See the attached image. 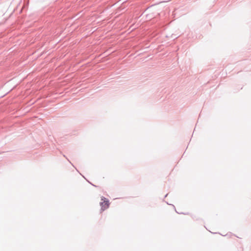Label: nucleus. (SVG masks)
I'll return each instance as SVG.
<instances>
[{
    "mask_svg": "<svg viewBox=\"0 0 251 251\" xmlns=\"http://www.w3.org/2000/svg\"><path fill=\"white\" fill-rule=\"evenodd\" d=\"M100 204L101 206V211H103L109 207V202L107 199L102 197L101 198V201L100 202Z\"/></svg>",
    "mask_w": 251,
    "mask_h": 251,
    "instance_id": "nucleus-1",
    "label": "nucleus"
}]
</instances>
